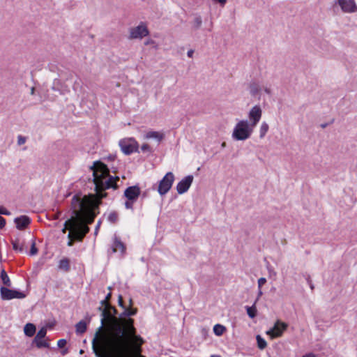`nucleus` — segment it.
I'll return each instance as SVG.
<instances>
[{
    "instance_id": "1",
    "label": "nucleus",
    "mask_w": 357,
    "mask_h": 357,
    "mask_svg": "<svg viewBox=\"0 0 357 357\" xmlns=\"http://www.w3.org/2000/svg\"><path fill=\"white\" fill-rule=\"evenodd\" d=\"M101 317L92 340L96 357H145L141 354L144 340L137 335L133 319L113 316L109 308Z\"/></svg>"
},
{
    "instance_id": "2",
    "label": "nucleus",
    "mask_w": 357,
    "mask_h": 357,
    "mask_svg": "<svg viewBox=\"0 0 357 357\" xmlns=\"http://www.w3.org/2000/svg\"><path fill=\"white\" fill-rule=\"evenodd\" d=\"M90 168L93 170L96 194H90L83 198L77 195L73 196L71 203L73 208V216L65 222L62 229L63 233L69 229L68 238H73L78 241H82L89 231L88 225L94 221L96 214L98 213L101 199L107 196L105 190L109 188L116 190L119 188L117 181H119V177L111 176L106 165L100 161H96Z\"/></svg>"
},
{
    "instance_id": "3",
    "label": "nucleus",
    "mask_w": 357,
    "mask_h": 357,
    "mask_svg": "<svg viewBox=\"0 0 357 357\" xmlns=\"http://www.w3.org/2000/svg\"><path fill=\"white\" fill-rule=\"evenodd\" d=\"M253 129L248 120H241L234 128L232 137L238 141L246 140L251 136Z\"/></svg>"
},
{
    "instance_id": "4",
    "label": "nucleus",
    "mask_w": 357,
    "mask_h": 357,
    "mask_svg": "<svg viewBox=\"0 0 357 357\" xmlns=\"http://www.w3.org/2000/svg\"><path fill=\"white\" fill-rule=\"evenodd\" d=\"M174 181V175L172 172H167L159 182L158 192L160 195H165L171 189Z\"/></svg>"
},
{
    "instance_id": "5",
    "label": "nucleus",
    "mask_w": 357,
    "mask_h": 357,
    "mask_svg": "<svg viewBox=\"0 0 357 357\" xmlns=\"http://www.w3.org/2000/svg\"><path fill=\"white\" fill-rule=\"evenodd\" d=\"M0 295L2 300L8 301L13 298L22 299L26 297V294L17 290L10 289L5 287L0 288Z\"/></svg>"
},
{
    "instance_id": "6",
    "label": "nucleus",
    "mask_w": 357,
    "mask_h": 357,
    "mask_svg": "<svg viewBox=\"0 0 357 357\" xmlns=\"http://www.w3.org/2000/svg\"><path fill=\"white\" fill-rule=\"evenodd\" d=\"M121 151L126 155L138 152V144L133 138L124 139L119 142Z\"/></svg>"
},
{
    "instance_id": "7",
    "label": "nucleus",
    "mask_w": 357,
    "mask_h": 357,
    "mask_svg": "<svg viewBox=\"0 0 357 357\" xmlns=\"http://www.w3.org/2000/svg\"><path fill=\"white\" fill-rule=\"evenodd\" d=\"M149 34L147 26L144 24L141 23L135 27H132L130 29V39H142Z\"/></svg>"
},
{
    "instance_id": "8",
    "label": "nucleus",
    "mask_w": 357,
    "mask_h": 357,
    "mask_svg": "<svg viewBox=\"0 0 357 357\" xmlns=\"http://www.w3.org/2000/svg\"><path fill=\"white\" fill-rule=\"evenodd\" d=\"M47 334V329L45 327L41 328L38 333H36V336L34 337L31 344L36 345L37 348H49L50 344L46 341L44 340L43 338L46 336Z\"/></svg>"
},
{
    "instance_id": "9",
    "label": "nucleus",
    "mask_w": 357,
    "mask_h": 357,
    "mask_svg": "<svg viewBox=\"0 0 357 357\" xmlns=\"http://www.w3.org/2000/svg\"><path fill=\"white\" fill-rule=\"evenodd\" d=\"M262 115V110L259 105H255L249 112L248 117L250 119V124L254 128L260 121Z\"/></svg>"
},
{
    "instance_id": "10",
    "label": "nucleus",
    "mask_w": 357,
    "mask_h": 357,
    "mask_svg": "<svg viewBox=\"0 0 357 357\" xmlns=\"http://www.w3.org/2000/svg\"><path fill=\"white\" fill-rule=\"evenodd\" d=\"M287 327V325L286 324L277 321L274 326L268 330L266 333L270 335L271 338L278 337L282 335Z\"/></svg>"
},
{
    "instance_id": "11",
    "label": "nucleus",
    "mask_w": 357,
    "mask_h": 357,
    "mask_svg": "<svg viewBox=\"0 0 357 357\" xmlns=\"http://www.w3.org/2000/svg\"><path fill=\"white\" fill-rule=\"evenodd\" d=\"M193 181V176L188 175L184 177L176 185L177 192L180 195L185 193L190 188Z\"/></svg>"
},
{
    "instance_id": "12",
    "label": "nucleus",
    "mask_w": 357,
    "mask_h": 357,
    "mask_svg": "<svg viewBox=\"0 0 357 357\" xmlns=\"http://www.w3.org/2000/svg\"><path fill=\"white\" fill-rule=\"evenodd\" d=\"M337 3L344 13H354L357 10L355 0H337Z\"/></svg>"
},
{
    "instance_id": "13",
    "label": "nucleus",
    "mask_w": 357,
    "mask_h": 357,
    "mask_svg": "<svg viewBox=\"0 0 357 357\" xmlns=\"http://www.w3.org/2000/svg\"><path fill=\"white\" fill-rule=\"evenodd\" d=\"M140 192V188L137 185L130 186L124 191V196L130 201H136Z\"/></svg>"
},
{
    "instance_id": "14",
    "label": "nucleus",
    "mask_w": 357,
    "mask_h": 357,
    "mask_svg": "<svg viewBox=\"0 0 357 357\" xmlns=\"http://www.w3.org/2000/svg\"><path fill=\"white\" fill-rule=\"evenodd\" d=\"M52 90L59 92L61 95H65L70 91L69 87L59 79H54L52 86Z\"/></svg>"
},
{
    "instance_id": "15",
    "label": "nucleus",
    "mask_w": 357,
    "mask_h": 357,
    "mask_svg": "<svg viewBox=\"0 0 357 357\" xmlns=\"http://www.w3.org/2000/svg\"><path fill=\"white\" fill-rule=\"evenodd\" d=\"M14 222L17 229L24 230L30 225L31 219L26 215H20L14 219Z\"/></svg>"
},
{
    "instance_id": "16",
    "label": "nucleus",
    "mask_w": 357,
    "mask_h": 357,
    "mask_svg": "<svg viewBox=\"0 0 357 357\" xmlns=\"http://www.w3.org/2000/svg\"><path fill=\"white\" fill-rule=\"evenodd\" d=\"M164 133L153 130L147 132L144 136L145 139H153L156 140L158 143H160L164 139Z\"/></svg>"
},
{
    "instance_id": "17",
    "label": "nucleus",
    "mask_w": 357,
    "mask_h": 357,
    "mask_svg": "<svg viewBox=\"0 0 357 357\" xmlns=\"http://www.w3.org/2000/svg\"><path fill=\"white\" fill-rule=\"evenodd\" d=\"M126 247L124 244L117 238L115 236L114 241L112 245V251L113 252H116L118 250L121 251L122 253L125 252Z\"/></svg>"
},
{
    "instance_id": "18",
    "label": "nucleus",
    "mask_w": 357,
    "mask_h": 357,
    "mask_svg": "<svg viewBox=\"0 0 357 357\" xmlns=\"http://www.w3.org/2000/svg\"><path fill=\"white\" fill-rule=\"evenodd\" d=\"M11 243H12L13 248L14 250L20 252H22H22H26V248H24L23 243H21L20 242V239L19 238L12 239L11 240Z\"/></svg>"
},
{
    "instance_id": "19",
    "label": "nucleus",
    "mask_w": 357,
    "mask_h": 357,
    "mask_svg": "<svg viewBox=\"0 0 357 357\" xmlns=\"http://www.w3.org/2000/svg\"><path fill=\"white\" fill-rule=\"evenodd\" d=\"M250 93L252 96H255L259 93L261 90L260 84L257 82H252L249 84Z\"/></svg>"
},
{
    "instance_id": "20",
    "label": "nucleus",
    "mask_w": 357,
    "mask_h": 357,
    "mask_svg": "<svg viewBox=\"0 0 357 357\" xmlns=\"http://www.w3.org/2000/svg\"><path fill=\"white\" fill-rule=\"evenodd\" d=\"M36 326L33 324L28 323L24 327V334L28 337H32L36 333Z\"/></svg>"
},
{
    "instance_id": "21",
    "label": "nucleus",
    "mask_w": 357,
    "mask_h": 357,
    "mask_svg": "<svg viewBox=\"0 0 357 357\" xmlns=\"http://www.w3.org/2000/svg\"><path fill=\"white\" fill-rule=\"evenodd\" d=\"M87 329V324L85 321L81 320L75 325V331L77 334H83Z\"/></svg>"
},
{
    "instance_id": "22",
    "label": "nucleus",
    "mask_w": 357,
    "mask_h": 357,
    "mask_svg": "<svg viewBox=\"0 0 357 357\" xmlns=\"http://www.w3.org/2000/svg\"><path fill=\"white\" fill-rule=\"evenodd\" d=\"M137 312V310L136 308L130 309L125 307L123 312L119 315V317H123L126 318H130V316L135 315Z\"/></svg>"
},
{
    "instance_id": "23",
    "label": "nucleus",
    "mask_w": 357,
    "mask_h": 357,
    "mask_svg": "<svg viewBox=\"0 0 357 357\" xmlns=\"http://www.w3.org/2000/svg\"><path fill=\"white\" fill-rule=\"evenodd\" d=\"M1 279L2 282L3 283L4 285H6L7 287H10L11 286L10 280L7 273L5 271L4 269H3L1 271Z\"/></svg>"
},
{
    "instance_id": "24",
    "label": "nucleus",
    "mask_w": 357,
    "mask_h": 357,
    "mask_svg": "<svg viewBox=\"0 0 357 357\" xmlns=\"http://www.w3.org/2000/svg\"><path fill=\"white\" fill-rule=\"evenodd\" d=\"M225 331L226 328L221 324H215L213 327V332L218 336L222 335Z\"/></svg>"
},
{
    "instance_id": "25",
    "label": "nucleus",
    "mask_w": 357,
    "mask_h": 357,
    "mask_svg": "<svg viewBox=\"0 0 357 357\" xmlns=\"http://www.w3.org/2000/svg\"><path fill=\"white\" fill-rule=\"evenodd\" d=\"M59 268L60 269L68 271L70 268L69 260L67 258L61 259L59 261Z\"/></svg>"
},
{
    "instance_id": "26",
    "label": "nucleus",
    "mask_w": 357,
    "mask_h": 357,
    "mask_svg": "<svg viewBox=\"0 0 357 357\" xmlns=\"http://www.w3.org/2000/svg\"><path fill=\"white\" fill-rule=\"evenodd\" d=\"M269 128V126L266 122H263L261 124L260 129H259V137L260 138H263L266 132H268Z\"/></svg>"
},
{
    "instance_id": "27",
    "label": "nucleus",
    "mask_w": 357,
    "mask_h": 357,
    "mask_svg": "<svg viewBox=\"0 0 357 357\" xmlns=\"http://www.w3.org/2000/svg\"><path fill=\"white\" fill-rule=\"evenodd\" d=\"M257 346L260 349H264L266 347L267 343L266 340L261 337V335H257L256 337Z\"/></svg>"
},
{
    "instance_id": "28",
    "label": "nucleus",
    "mask_w": 357,
    "mask_h": 357,
    "mask_svg": "<svg viewBox=\"0 0 357 357\" xmlns=\"http://www.w3.org/2000/svg\"><path fill=\"white\" fill-rule=\"evenodd\" d=\"M246 310H247V313H248V316L250 318H254V317H256L257 309H256V307H255V305H253L251 307L247 306L246 307Z\"/></svg>"
},
{
    "instance_id": "29",
    "label": "nucleus",
    "mask_w": 357,
    "mask_h": 357,
    "mask_svg": "<svg viewBox=\"0 0 357 357\" xmlns=\"http://www.w3.org/2000/svg\"><path fill=\"white\" fill-rule=\"evenodd\" d=\"M202 24V20L200 16H196L193 21V26L195 29H198L201 27Z\"/></svg>"
},
{
    "instance_id": "30",
    "label": "nucleus",
    "mask_w": 357,
    "mask_h": 357,
    "mask_svg": "<svg viewBox=\"0 0 357 357\" xmlns=\"http://www.w3.org/2000/svg\"><path fill=\"white\" fill-rule=\"evenodd\" d=\"M107 219L110 222L115 223L118 220V213L115 211L110 213Z\"/></svg>"
},
{
    "instance_id": "31",
    "label": "nucleus",
    "mask_w": 357,
    "mask_h": 357,
    "mask_svg": "<svg viewBox=\"0 0 357 357\" xmlns=\"http://www.w3.org/2000/svg\"><path fill=\"white\" fill-rule=\"evenodd\" d=\"M38 253V249L36 247V243L34 239H32V243L31 245L30 255H35Z\"/></svg>"
},
{
    "instance_id": "32",
    "label": "nucleus",
    "mask_w": 357,
    "mask_h": 357,
    "mask_svg": "<svg viewBox=\"0 0 357 357\" xmlns=\"http://www.w3.org/2000/svg\"><path fill=\"white\" fill-rule=\"evenodd\" d=\"M26 139L25 137H23L22 135H19L17 137V144L19 146L24 144L26 142Z\"/></svg>"
},
{
    "instance_id": "33",
    "label": "nucleus",
    "mask_w": 357,
    "mask_h": 357,
    "mask_svg": "<svg viewBox=\"0 0 357 357\" xmlns=\"http://www.w3.org/2000/svg\"><path fill=\"white\" fill-rule=\"evenodd\" d=\"M144 45H153V47H154V48H155V49H157V48H158V45H157V44H156L155 41H154V40H152V39H149V40H146V41L144 42Z\"/></svg>"
},
{
    "instance_id": "34",
    "label": "nucleus",
    "mask_w": 357,
    "mask_h": 357,
    "mask_svg": "<svg viewBox=\"0 0 357 357\" xmlns=\"http://www.w3.org/2000/svg\"><path fill=\"white\" fill-rule=\"evenodd\" d=\"M0 214L6 215H10V212L9 211H8L3 206H0Z\"/></svg>"
},
{
    "instance_id": "35",
    "label": "nucleus",
    "mask_w": 357,
    "mask_h": 357,
    "mask_svg": "<svg viewBox=\"0 0 357 357\" xmlns=\"http://www.w3.org/2000/svg\"><path fill=\"white\" fill-rule=\"evenodd\" d=\"M258 288L261 289L262 285H264L266 282V279L265 278H260L258 280Z\"/></svg>"
},
{
    "instance_id": "36",
    "label": "nucleus",
    "mask_w": 357,
    "mask_h": 357,
    "mask_svg": "<svg viewBox=\"0 0 357 357\" xmlns=\"http://www.w3.org/2000/svg\"><path fill=\"white\" fill-rule=\"evenodd\" d=\"M66 343L67 342L65 339H61L58 341L57 345L59 348H63L66 346Z\"/></svg>"
},
{
    "instance_id": "37",
    "label": "nucleus",
    "mask_w": 357,
    "mask_h": 357,
    "mask_svg": "<svg viewBox=\"0 0 357 357\" xmlns=\"http://www.w3.org/2000/svg\"><path fill=\"white\" fill-rule=\"evenodd\" d=\"M134 202L135 201H130V200L128 199V201H126L125 202V207L128 209H132Z\"/></svg>"
},
{
    "instance_id": "38",
    "label": "nucleus",
    "mask_w": 357,
    "mask_h": 357,
    "mask_svg": "<svg viewBox=\"0 0 357 357\" xmlns=\"http://www.w3.org/2000/svg\"><path fill=\"white\" fill-rule=\"evenodd\" d=\"M141 149L143 152H146V151H149L150 152L151 151V147L149 144H144L142 146H141Z\"/></svg>"
},
{
    "instance_id": "39",
    "label": "nucleus",
    "mask_w": 357,
    "mask_h": 357,
    "mask_svg": "<svg viewBox=\"0 0 357 357\" xmlns=\"http://www.w3.org/2000/svg\"><path fill=\"white\" fill-rule=\"evenodd\" d=\"M100 305L102 307H104V308H108L110 306V303L105 299L100 301Z\"/></svg>"
},
{
    "instance_id": "40",
    "label": "nucleus",
    "mask_w": 357,
    "mask_h": 357,
    "mask_svg": "<svg viewBox=\"0 0 357 357\" xmlns=\"http://www.w3.org/2000/svg\"><path fill=\"white\" fill-rule=\"evenodd\" d=\"M118 303H119V305L120 307H121L122 308L124 309L126 307V306L123 304V297H122L121 295H119V297H118Z\"/></svg>"
},
{
    "instance_id": "41",
    "label": "nucleus",
    "mask_w": 357,
    "mask_h": 357,
    "mask_svg": "<svg viewBox=\"0 0 357 357\" xmlns=\"http://www.w3.org/2000/svg\"><path fill=\"white\" fill-rule=\"evenodd\" d=\"M108 308L111 311V313L112 314H113V316H116L117 314V310L114 307L110 305V306Z\"/></svg>"
},
{
    "instance_id": "42",
    "label": "nucleus",
    "mask_w": 357,
    "mask_h": 357,
    "mask_svg": "<svg viewBox=\"0 0 357 357\" xmlns=\"http://www.w3.org/2000/svg\"><path fill=\"white\" fill-rule=\"evenodd\" d=\"M5 225H6V220L0 216V229H2L5 227Z\"/></svg>"
},
{
    "instance_id": "43",
    "label": "nucleus",
    "mask_w": 357,
    "mask_h": 357,
    "mask_svg": "<svg viewBox=\"0 0 357 357\" xmlns=\"http://www.w3.org/2000/svg\"><path fill=\"white\" fill-rule=\"evenodd\" d=\"M100 225H101V221L99 220L98 222H97V225L96 226V228H95V231H94V234L95 235H97L98 234V229L100 227Z\"/></svg>"
},
{
    "instance_id": "44",
    "label": "nucleus",
    "mask_w": 357,
    "mask_h": 357,
    "mask_svg": "<svg viewBox=\"0 0 357 357\" xmlns=\"http://www.w3.org/2000/svg\"><path fill=\"white\" fill-rule=\"evenodd\" d=\"M193 54H194V50H190L187 52V55L190 58H192L193 56Z\"/></svg>"
},
{
    "instance_id": "45",
    "label": "nucleus",
    "mask_w": 357,
    "mask_h": 357,
    "mask_svg": "<svg viewBox=\"0 0 357 357\" xmlns=\"http://www.w3.org/2000/svg\"><path fill=\"white\" fill-rule=\"evenodd\" d=\"M264 91L267 94H271V89L269 87H267V86L264 87Z\"/></svg>"
},
{
    "instance_id": "46",
    "label": "nucleus",
    "mask_w": 357,
    "mask_h": 357,
    "mask_svg": "<svg viewBox=\"0 0 357 357\" xmlns=\"http://www.w3.org/2000/svg\"><path fill=\"white\" fill-rule=\"evenodd\" d=\"M75 241V240L73 238H69V241L68 242L67 245L68 246H72L73 245V243H74Z\"/></svg>"
},
{
    "instance_id": "47",
    "label": "nucleus",
    "mask_w": 357,
    "mask_h": 357,
    "mask_svg": "<svg viewBox=\"0 0 357 357\" xmlns=\"http://www.w3.org/2000/svg\"><path fill=\"white\" fill-rule=\"evenodd\" d=\"M112 297V293L109 292L107 294V296H105V300L109 302V299L111 298Z\"/></svg>"
},
{
    "instance_id": "48",
    "label": "nucleus",
    "mask_w": 357,
    "mask_h": 357,
    "mask_svg": "<svg viewBox=\"0 0 357 357\" xmlns=\"http://www.w3.org/2000/svg\"><path fill=\"white\" fill-rule=\"evenodd\" d=\"M302 357H315V355L312 353H309L305 355H303Z\"/></svg>"
},
{
    "instance_id": "49",
    "label": "nucleus",
    "mask_w": 357,
    "mask_h": 357,
    "mask_svg": "<svg viewBox=\"0 0 357 357\" xmlns=\"http://www.w3.org/2000/svg\"><path fill=\"white\" fill-rule=\"evenodd\" d=\"M61 215V212L59 211L57 212L54 215V219H59V216Z\"/></svg>"
},
{
    "instance_id": "50",
    "label": "nucleus",
    "mask_w": 357,
    "mask_h": 357,
    "mask_svg": "<svg viewBox=\"0 0 357 357\" xmlns=\"http://www.w3.org/2000/svg\"><path fill=\"white\" fill-rule=\"evenodd\" d=\"M263 294V292L261 291V289H259V291H258V298Z\"/></svg>"
},
{
    "instance_id": "51",
    "label": "nucleus",
    "mask_w": 357,
    "mask_h": 357,
    "mask_svg": "<svg viewBox=\"0 0 357 357\" xmlns=\"http://www.w3.org/2000/svg\"><path fill=\"white\" fill-rule=\"evenodd\" d=\"M34 93H35V88L34 87H31V94L33 95Z\"/></svg>"
},
{
    "instance_id": "52",
    "label": "nucleus",
    "mask_w": 357,
    "mask_h": 357,
    "mask_svg": "<svg viewBox=\"0 0 357 357\" xmlns=\"http://www.w3.org/2000/svg\"><path fill=\"white\" fill-rule=\"evenodd\" d=\"M98 310L100 311L101 313H102V310H104V307H102V306L99 307Z\"/></svg>"
},
{
    "instance_id": "53",
    "label": "nucleus",
    "mask_w": 357,
    "mask_h": 357,
    "mask_svg": "<svg viewBox=\"0 0 357 357\" xmlns=\"http://www.w3.org/2000/svg\"><path fill=\"white\" fill-rule=\"evenodd\" d=\"M129 304H130V306L132 305V300L131 298L129 300Z\"/></svg>"
},
{
    "instance_id": "54",
    "label": "nucleus",
    "mask_w": 357,
    "mask_h": 357,
    "mask_svg": "<svg viewBox=\"0 0 357 357\" xmlns=\"http://www.w3.org/2000/svg\"><path fill=\"white\" fill-rule=\"evenodd\" d=\"M61 353H62L63 355H64V354H66L67 353V351L66 350H63V351H62Z\"/></svg>"
},
{
    "instance_id": "55",
    "label": "nucleus",
    "mask_w": 357,
    "mask_h": 357,
    "mask_svg": "<svg viewBox=\"0 0 357 357\" xmlns=\"http://www.w3.org/2000/svg\"><path fill=\"white\" fill-rule=\"evenodd\" d=\"M225 146H226V143H225V142H223V143L222 144V147H225Z\"/></svg>"
},
{
    "instance_id": "56",
    "label": "nucleus",
    "mask_w": 357,
    "mask_h": 357,
    "mask_svg": "<svg viewBox=\"0 0 357 357\" xmlns=\"http://www.w3.org/2000/svg\"><path fill=\"white\" fill-rule=\"evenodd\" d=\"M310 285L311 289H314V286L311 283L310 284Z\"/></svg>"
},
{
    "instance_id": "57",
    "label": "nucleus",
    "mask_w": 357,
    "mask_h": 357,
    "mask_svg": "<svg viewBox=\"0 0 357 357\" xmlns=\"http://www.w3.org/2000/svg\"><path fill=\"white\" fill-rule=\"evenodd\" d=\"M321 127H322V128H326V124H322V125H321Z\"/></svg>"
},
{
    "instance_id": "58",
    "label": "nucleus",
    "mask_w": 357,
    "mask_h": 357,
    "mask_svg": "<svg viewBox=\"0 0 357 357\" xmlns=\"http://www.w3.org/2000/svg\"><path fill=\"white\" fill-rule=\"evenodd\" d=\"M211 357H220V356L213 355V356H211Z\"/></svg>"
},
{
    "instance_id": "59",
    "label": "nucleus",
    "mask_w": 357,
    "mask_h": 357,
    "mask_svg": "<svg viewBox=\"0 0 357 357\" xmlns=\"http://www.w3.org/2000/svg\"><path fill=\"white\" fill-rule=\"evenodd\" d=\"M114 157L109 156V159L113 160Z\"/></svg>"
},
{
    "instance_id": "60",
    "label": "nucleus",
    "mask_w": 357,
    "mask_h": 357,
    "mask_svg": "<svg viewBox=\"0 0 357 357\" xmlns=\"http://www.w3.org/2000/svg\"><path fill=\"white\" fill-rule=\"evenodd\" d=\"M108 289H109V290H112V287H108Z\"/></svg>"
},
{
    "instance_id": "61",
    "label": "nucleus",
    "mask_w": 357,
    "mask_h": 357,
    "mask_svg": "<svg viewBox=\"0 0 357 357\" xmlns=\"http://www.w3.org/2000/svg\"><path fill=\"white\" fill-rule=\"evenodd\" d=\"M83 352H84L83 350H80V351H79L80 354H82Z\"/></svg>"
}]
</instances>
